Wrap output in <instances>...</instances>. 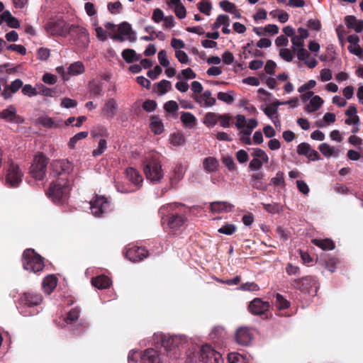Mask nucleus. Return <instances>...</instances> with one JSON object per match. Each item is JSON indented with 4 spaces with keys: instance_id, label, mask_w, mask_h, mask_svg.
I'll return each instance as SVG.
<instances>
[{
    "instance_id": "1",
    "label": "nucleus",
    "mask_w": 363,
    "mask_h": 363,
    "mask_svg": "<svg viewBox=\"0 0 363 363\" xmlns=\"http://www.w3.org/2000/svg\"><path fill=\"white\" fill-rule=\"evenodd\" d=\"M144 173L147 179L152 183H157L164 177L162 165L155 155L145 158L144 161Z\"/></svg>"
},
{
    "instance_id": "2",
    "label": "nucleus",
    "mask_w": 363,
    "mask_h": 363,
    "mask_svg": "<svg viewBox=\"0 0 363 363\" xmlns=\"http://www.w3.org/2000/svg\"><path fill=\"white\" fill-rule=\"evenodd\" d=\"M23 265L26 270L38 272L44 268L42 257L32 249H27L23 254Z\"/></svg>"
},
{
    "instance_id": "3",
    "label": "nucleus",
    "mask_w": 363,
    "mask_h": 363,
    "mask_svg": "<svg viewBox=\"0 0 363 363\" xmlns=\"http://www.w3.org/2000/svg\"><path fill=\"white\" fill-rule=\"evenodd\" d=\"M71 188L67 182L57 180L50 184L47 195L54 202H60L65 199Z\"/></svg>"
},
{
    "instance_id": "4",
    "label": "nucleus",
    "mask_w": 363,
    "mask_h": 363,
    "mask_svg": "<svg viewBox=\"0 0 363 363\" xmlns=\"http://www.w3.org/2000/svg\"><path fill=\"white\" fill-rule=\"evenodd\" d=\"M55 26L56 23H50L47 25L46 28L48 31L50 32L52 35L58 34L60 35L65 36L68 33H72L73 35H77L80 38H84V40L89 42V34L88 33V30L82 26H80L79 25H71L70 26L65 25V28L62 32H58L55 29H52V27Z\"/></svg>"
},
{
    "instance_id": "5",
    "label": "nucleus",
    "mask_w": 363,
    "mask_h": 363,
    "mask_svg": "<svg viewBox=\"0 0 363 363\" xmlns=\"http://www.w3.org/2000/svg\"><path fill=\"white\" fill-rule=\"evenodd\" d=\"M161 345L164 348L167 354L170 357H177V349L182 347L186 342L184 336H161Z\"/></svg>"
},
{
    "instance_id": "6",
    "label": "nucleus",
    "mask_w": 363,
    "mask_h": 363,
    "mask_svg": "<svg viewBox=\"0 0 363 363\" xmlns=\"http://www.w3.org/2000/svg\"><path fill=\"white\" fill-rule=\"evenodd\" d=\"M48 159L43 154L35 155L30 169V173L36 179L42 180L46 175Z\"/></svg>"
},
{
    "instance_id": "7",
    "label": "nucleus",
    "mask_w": 363,
    "mask_h": 363,
    "mask_svg": "<svg viewBox=\"0 0 363 363\" xmlns=\"http://www.w3.org/2000/svg\"><path fill=\"white\" fill-rule=\"evenodd\" d=\"M111 38L120 42L125 40L134 42L136 40L135 33L132 30L131 26L126 22L121 23L115 34L111 35Z\"/></svg>"
},
{
    "instance_id": "8",
    "label": "nucleus",
    "mask_w": 363,
    "mask_h": 363,
    "mask_svg": "<svg viewBox=\"0 0 363 363\" xmlns=\"http://www.w3.org/2000/svg\"><path fill=\"white\" fill-rule=\"evenodd\" d=\"M89 204L91 212L96 217L101 216L110 208V203L107 199L102 196H96L90 201Z\"/></svg>"
},
{
    "instance_id": "9",
    "label": "nucleus",
    "mask_w": 363,
    "mask_h": 363,
    "mask_svg": "<svg viewBox=\"0 0 363 363\" xmlns=\"http://www.w3.org/2000/svg\"><path fill=\"white\" fill-rule=\"evenodd\" d=\"M252 150L251 155L253 159L249 163V170H259L264 164L269 162V157L267 153L260 148H252Z\"/></svg>"
},
{
    "instance_id": "10",
    "label": "nucleus",
    "mask_w": 363,
    "mask_h": 363,
    "mask_svg": "<svg viewBox=\"0 0 363 363\" xmlns=\"http://www.w3.org/2000/svg\"><path fill=\"white\" fill-rule=\"evenodd\" d=\"M200 357L204 363H221V354L210 345H204L200 350Z\"/></svg>"
},
{
    "instance_id": "11",
    "label": "nucleus",
    "mask_w": 363,
    "mask_h": 363,
    "mask_svg": "<svg viewBox=\"0 0 363 363\" xmlns=\"http://www.w3.org/2000/svg\"><path fill=\"white\" fill-rule=\"evenodd\" d=\"M186 221V216L179 213H172L166 218H162V224H166L167 228L173 233L179 230Z\"/></svg>"
},
{
    "instance_id": "12",
    "label": "nucleus",
    "mask_w": 363,
    "mask_h": 363,
    "mask_svg": "<svg viewBox=\"0 0 363 363\" xmlns=\"http://www.w3.org/2000/svg\"><path fill=\"white\" fill-rule=\"evenodd\" d=\"M192 98L202 108L212 107L216 103V99L212 96L210 90H206L201 94H194L192 96Z\"/></svg>"
},
{
    "instance_id": "13",
    "label": "nucleus",
    "mask_w": 363,
    "mask_h": 363,
    "mask_svg": "<svg viewBox=\"0 0 363 363\" xmlns=\"http://www.w3.org/2000/svg\"><path fill=\"white\" fill-rule=\"evenodd\" d=\"M23 175L19 167L17 164H11L6 174V183L11 186H16L22 181Z\"/></svg>"
},
{
    "instance_id": "14",
    "label": "nucleus",
    "mask_w": 363,
    "mask_h": 363,
    "mask_svg": "<svg viewBox=\"0 0 363 363\" xmlns=\"http://www.w3.org/2000/svg\"><path fill=\"white\" fill-rule=\"evenodd\" d=\"M73 164L68 160H53L50 164V169L56 175L62 173H69L73 170Z\"/></svg>"
},
{
    "instance_id": "15",
    "label": "nucleus",
    "mask_w": 363,
    "mask_h": 363,
    "mask_svg": "<svg viewBox=\"0 0 363 363\" xmlns=\"http://www.w3.org/2000/svg\"><path fill=\"white\" fill-rule=\"evenodd\" d=\"M269 303L263 301L261 298H254L249 305V311L254 315H260L264 314L269 308Z\"/></svg>"
},
{
    "instance_id": "16",
    "label": "nucleus",
    "mask_w": 363,
    "mask_h": 363,
    "mask_svg": "<svg viewBox=\"0 0 363 363\" xmlns=\"http://www.w3.org/2000/svg\"><path fill=\"white\" fill-rule=\"evenodd\" d=\"M43 301L42 296L33 292L24 293L19 299V303L33 307L39 305Z\"/></svg>"
},
{
    "instance_id": "17",
    "label": "nucleus",
    "mask_w": 363,
    "mask_h": 363,
    "mask_svg": "<svg viewBox=\"0 0 363 363\" xmlns=\"http://www.w3.org/2000/svg\"><path fill=\"white\" fill-rule=\"evenodd\" d=\"M297 153L306 156L311 161H317L320 159L318 152L306 143H301L297 146Z\"/></svg>"
},
{
    "instance_id": "18",
    "label": "nucleus",
    "mask_w": 363,
    "mask_h": 363,
    "mask_svg": "<svg viewBox=\"0 0 363 363\" xmlns=\"http://www.w3.org/2000/svg\"><path fill=\"white\" fill-rule=\"evenodd\" d=\"M252 340V335L250 330L246 327H241L237 330L235 333L236 342L243 346H247L250 344Z\"/></svg>"
},
{
    "instance_id": "19",
    "label": "nucleus",
    "mask_w": 363,
    "mask_h": 363,
    "mask_svg": "<svg viewBox=\"0 0 363 363\" xmlns=\"http://www.w3.org/2000/svg\"><path fill=\"white\" fill-rule=\"evenodd\" d=\"M125 256L130 261L137 262L143 260L147 255L144 248L133 247L126 250Z\"/></svg>"
},
{
    "instance_id": "20",
    "label": "nucleus",
    "mask_w": 363,
    "mask_h": 363,
    "mask_svg": "<svg viewBox=\"0 0 363 363\" xmlns=\"http://www.w3.org/2000/svg\"><path fill=\"white\" fill-rule=\"evenodd\" d=\"M142 363H163L160 354L152 348L145 350L141 356Z\"/></svg>"
},
{
    "instance_id": "21",
    "label": "nucleus",
    "mask_w": 363,
    "mask_h": 363,
    "mask_svg": "<svg viewBox=\"0 0 363 363\" xmlns=\"http://www.w3.org/2000/svg\"><path fill=\"white\" fill-rule=\"evenodd\" d=\"M233 205L227 201H214L211 203V210L214 213L230 212Z\"/></svg>"
},
{
    "instance_id": "22",
    "label": "nucleus",
    "mask_w": 363,
    "mask_h": 363,
    "mask_svg": "<svg viewBox=\"0 0 363 363\" xmlns=\"http://www.w3.org/2000/svg\"><path fill=\"white\" fill-rule=\"evenodd\" d=\"M345 22L348 28L353 29L357 33L363 31V21L357 20L354 16H347Z\"/></svg>"
},
{
    "instance_id": "23",
    "label": "nucleus",
    "mask_w": 363,
    "mask_h": 363,
    "mask_svg": "<svg viewBox=\"0 0 363 363\" xmlns=\"http://www.w3.org/2000/svg\"><path fill=\"white\" fill-rule=\"evenodd\" d=\"M345 113L347 116V118L345 121V124L348 125H357L358 121H360L359 117L357 114V108L354 106H350Z\"/></svg>"
},
{
    "instance_id": "24",
    "label": "nucleus",
    "mask_w": 363,
    "mask_h": 363,
    "mask_svg": "<svg viewBox=\"0 0 363 363\" xmlns=\"http://www.w3.org/2000/svg\"><path fill=\"white\" fill-rule=\"evenodd\" d=\"M172 84L169 81L162 79L154 84L155 92L159 96H163L172 90Z\"/></svg>"
},
{
    "instance_id": "25",
    "label": "nucleus",
    "mask_w": 363,
    "mask_h": 363,
    "mask_svg": "<svg viewBox=\"0 0 363 363\" xmlns=\"http://www.w3.org/2000/svg\"><path fill=\"white\" fill-rule=\"evenodd\" d=\"M318 149L325 157H337L340 154L339 149L335 147H332L325 143L320 144Z\"/></svg>"
},
{
    "instance_id": "26",
    "label": "nucleus",
    "mask_w": 363,
    "mask_h": 363,
    "mask_svg": "<svg viewBox=\"0 0 363 363\" xmlns=\"http://www.w3.org/2000/svg\"><path fill=\"white\" fill-rule=\"evenodd\" d=\"M128 180L135 186H139L143 182L141 174L134 168L129 167L125 171Z\"/></svg>"
},
{
    "instance_id": "27",
    "label": "nucleus",
    "mask_w": 363,
    "mask_h": 363,
    "mask_svg": "<svg viewBox=\"0 0 363 363\" xmlns=\"http://www.w3.org/2000/svg\"><path fill=\"white\" fill-rule=\"evenodd\" d=\"M262 178L263 174L261 172L253 174L250 179L251 186L257 190H266L267 185L262 182Z\"/></svg>"
},
{
    "instance_id": "28",
    "label": "nucleus",
    "mask_w": 363,
    "mask_h": 363,
    "mask_svg": "<svg viewBox=\"0 0 363 363\" xmlns=\"http://www.w3.org/2000/svg\"><path fill=\"white\" fill-rule=\"evenodd\" d=\"M57 286V279L53 275L47 276L43 281L42 287L47 294H50Z\"/></svg>"
},
{
    "instance_id": "29",
    "label": "nucleus",
    "mask_w": 363,
    "mask_h": 363,
    "mask_svg": "<svg viewBox=\"0 0 363 363\" xmlns=\"http://www.w3.org/2000/svg\"><path fill=\"white\" fill-rule=\"evenodd\" d=\"M91 284L99 289H104L109 287L111 284V279L106 276L101 275L91 279Z\"/></svg>"
},
{
    "instance_id": "30",
    "label": "nucleus",
    "mask_w": 363,
    "mask_h": 363,
    "mask_svg": "<svg viewBox=\"0 0 363 363\" xmlns=\"http://www.w3.org/2000/svg\"><path fill=\"white\" fill-rule=\"evenodd\" d=\"M118 104L114 99H108L104 104L103 112L104 115L109 118H113L115 116V112L117 108Z\"/></svg>"
},
{
    "instance_id": "31",
    "label": "nucleus",
    "mask_w": 363,
    "mask_h": 363,
    "mask_svg": "<svg viewBox=\"0 0 363 363\" xmlns=\"http://www.w3.org/2000/svg\"><path fill=\"white\" fill-rule=\"evenodd\" d=\"M323 104V100L319 96H314L311 99L309 104L306 106L305 110L308 113L316 111Z\"/></svg>"
},
{
    "instance_id": "32",
    "label": "nucleus",
    "mask_w": 363,
    "mask_h": 363,
    "mask_svg": "<svg viewBox=\"0 0 363 363\" xmlns=\"http://www.w3.org/2000/svg\"><path fill=\"white\" fill-rule=\"evenodd\" d=\"M122 57L127 63H131L134 61H139L141 60L142 56L135 52L132 49H125L122 52Z\"/></svg>"
},
{
    "instance_id": "33",
    "label": "nucleus",
    "mask_w": 363,
    "mask_h": 363,
    "mask_svg": "<svg viewBox=\"0 0 363 363\" xmlns=\"http://www.w3.org/2000/svg\"><path fill=\"white\" fill-rule=\"evenodd\" d=\"M150 128L155 134H161L164 131V125L162 121L157 116L150 118Z\"/></svg>"
},
{
    "instance_id": "34",
    "label": "nucleus",
    "mask_w": 363,
    "mask_h": 363,
    "mask_svg": "<svg viewBox=\"0 0 363 363\" xmlns=\"http://www.w3.org/2000/svg\"><path fill=\"white\" fill-rule=\"evenodd\" d=\"M2 19L10 28H18L20 27V23L18 20L13 17L9 11H3Z\"/></svg>"
},
{
    "instance_id": "35",
    "label": "nucleus",
    "mask_w": 363,
    "mask_h": 363,
    "mask_svg": "<svg viewBox=\"0 0 363 363\" xmlns=\"http://www.w3.org/2000/svg\"><path fill=\"white\" fill-rule=\"evenodd\" d=\"M312 242L324 250H332L335 248V244L330 239H314L312 240Z\"/></svg>"
},
{
    "instance_id": "36",
    "label": "nucleus",
    "mask_w": 363,
    "mask_h": 363,
    "mask_svg": "<svg viewBox=\"0 0 363 363\" xmlns=\"http://www.w3.org/2000/svg\"><path fill=\"white\" fill-rule=\"evenodd\" d=\"M16 109L13 105H10L2 111L1 118L9 121L14 122L16 118Z\"/></svg>"
},
{
    "instance_id": "37",
    "label": "nucleus",
    "mask_w": 363,
    "mask_h": 363,
    "mask_svg": "<svg viewBox=\"0 0 363 363\" xmlns=\"http://www.w3.org/2000/svg\"><path fill=\"white\" fill-rule=\"evenodd\" d=\"M84 72V67L81 62H75L67 68L68 76H75Z\"/></svg>"
},
{
    "instance_id": "38",
    "label": "nucleus",
    "mask_w": 363,
    "mask_h": 363,
    "mask_svg": "<svg viewBox=\"0 0 363 363\" xmlns=\"http://www.w3.org/2000/svg\"><path fill=\"white\" fill-rule=\"evenodd\" d=\"M181 121L188 128H193L196 125V118L189 112H184L181 115Z\"/></svg>"
},
{
    "instance_id": "39",
    "label": "nucleus",
    "mask_w": 363,
    "mask_h": 363,
    "mask_svg": "<svg viewBox=\"0 0 363 363\" xmlns=\"http://www.w3.org/2000/svg\"><path fill=\"white\" fill-rule=\"evenodd\" d=\"M219 118V116L213 112H208L203 117V123L208 128H213L216 125Z\"/></svg>"
},
{
    "instance_id": "40",
    "label": "nucleus",
    "mask_w": 363,
    "mask_h": 363,
    "mask_svg": "<svg viewBox=\"0 0 363 363\" xmlns=\"http://www.w3.org/2000/svg\"><path fill=\"white\" fill-rule=\"evenodd\" d=\"M218 164L216 159L212 157H207L203 161V167L209 172H215L217 169Z\"/></svg>"
},
{
    "instance_id": "41",
    "label": "nucleus",
    "mask_w": 363,
    "mask_h": 363,
    "mask_svg": "<svg viewBox=\"0 0 363 363\" xmlns=\"http://www.w3.org/2000/svg\"><path fill=\"white\" fill-rule=\"evenodd\" d=\"M37 93L38 94H41L45 96L53 97L55 96V90L45 86V85L40 84H37Z\"/></svg>"
},
{
    "instance_id": "42",
    "label": "nucleus",
    "mask_w": 363,
    "mask_h": 363,
    "mask_svg": "<svg viewBox=\"0 0 363 363\" xmlns=\"http://www.w3.org/2000/svg\"><path fill=\"white\" fill-rule=\"evenodd\" d=\"M88 136V132L82 131L77 133L72 138H70L69 142V147L72 149L75 147L77 143L82 139L86 138Z\"/></svg>"
},
{
    "instance_id": "43",
    "label": "nucleus",
    "mask_w": 363,
    "mask_h": 363,
    "mask_svg": "<svg viewBox=\"0 0 363 363\" xmlns=\"http://www.w3.org/2000/svg\"><path fill=\"white\" fill-rule=\"evenodd\" d=\"M225 335V329L221 326H215L212 328L209 336L211 339H218L224 337Z\"/></svg>"
},
{
    "instance_id": "44",
    "label": "nucleus",
    "mask_w": 363,
    "mask_h": 363,
    "mask_svg": "<svg viewBox=\"0 0 363 363\" xmlns=\"http://www.w3.org/2000/svg\"><path fill=\"white\" fill-rule=\"evenodd\" d=\"M40 123L48 128H57L60 124L55 121L52 118L43 117L39 119Z\"/></svg>"
},
{
    "instance_id": "45",
    "label": "nucleus",
    "mask_w": 363,
    "mask_h": 363,
    "mask_svg": "<svg viewBox=\"0 0 363 363\" xmlns=\"http://www.w3.org/2000/svg\"><path fill=\"white\" fill-rule=\"evenodd\" d=\"M106 148H107L106 140L104 139H101L99 141L97 148H96L93 150L92 155L94 157H99L104 152V151L106 150Z\"/></svg>"
},
{
    "instance_id": "46",
    "label": "nucleus",
    "mask_w": 363,
    "mask_h": 363,
    "mask_svg": "<svg viewBox=\"0 0 363 363\" xmlns=\"http://www.w3.org/2000/svg\"><path fill=\"white\" fill-rule=\"evenodd\" d=\"M236 226L234 224L226 223L225 225L220 227L218 232L227 235H233L236 231Z\"/></svg>"
},
{
    "instance_id": "47",
    "label": "nucleus",
    "mask_w": 363,
    "mask_h": 363,
    "mask_svg": "<svg viewBox=\"0 0 363 363\" xmlns=\"http://www.w3.org/2000/svg\"><path fill=\"white\" fill-rule=\"evenodd\" d=\"M264 112L276 125V120H278L277 108L274 106H267L264 108Z\"/></svg>"
},
{
    "instance_id": "48",
    "label": "nucleus",
    "mask_w": 363,
    "mask_h": 363,
    "mask_svg": "<svg viewBox=\"0 0 363 363\" xmlns=\"http://www.w3.org/2000/svg\"><path fill=\"white\" fill-rule=\"evenodd\" d=\"M196 74L191 68H186L182 71V72L177 74V78L178 79H181L182 77L185 78L186 79H192L196 78Z\"/></svg>"
},
{
    "instance_id": "49",
    "label": "nucleus",
    "mask_w": 363,
    "mask_h": 363,
    "mask_svg": "<svg viewBox=\"0 0 363 363\" xmlns=\"http://www.w3.org/2000/svg\"><path fill=\"white\" fill-rule=\"evenodd\" d=\"M270 184L275 186H281L284 184V173L282 172H278L276 176L271 179Z\"/></svg>"
},
{
    "instance_id": "50",
    "label": "nucleus",
    "mask_w": 363,
    "mask_h": 363,
    "mask_svg": "<svg viewBox=\"0 0 363 363\" xmlns=\"http://www.w3.org/2000/svg\"><path fill=\"white\" fill-rule=\"evenodd\" d=\"M108 11L113 14H118L122 12L123 6L120 1L109 3L108 4Z\"/></svg>"
},
{
    "instance_id": "51",
    "label": "nucleus",
    "mask_w": 363,
    "mask_h": 363,
    "mask_svg": "<svg viewBox=\"0 0 363 363\" xmlns=\"http://www.w3.org/2000/svg\"><path fill=\"white\" fill-rule=\"evenodd\" d=\"M22 93L23 95L28 96L30 97L38 95L37 86L33 87L31 84H26L22 88Z\"/></svg>"
},
{
    "instance_id": "52",
    "label": "nucleus",
    "mask_w": 363,
    "mask_h": 363,
    "mask_svg": "<svg viewBox=\"0 0 363 363\" xmlns=\"http://www.w3.org/2000/svg\"><path fill=\"white\" fill-rule=\"evenodd\" d=\"M170 141L173 145L179 146L184 143V138L181 133H177L171 135Z\"/></svg>"
},
{
    "instance_id": "53",
    "label": "nucleus",
    "mask_w": 363,
    "mask_h": 363,
    "mask_svg": "<svg viewBox=\"0 0 363 363\" xmlns=\"http://www.w3.org/2000/svg\"><path fill=\"white\" fill-rule=\"evenodd\" d=\"M157 57H158L160 64L162 67H169V61L167 58V52L164 50H162L158 52Z\"/></svg>"
},
{
    "instance_id": "54",
    "label": "nucleus",
    "mask_w": 363,
    "mask_h": 363,
    "mask_svg": "<svg viewBox=\"0 0 363 363\" xmlns=\"http://www.w3.org/2000/svg\"><path fill=\"white\" fill-rule=\"evenodd\" d=\"M218 99L227 104H232L234 101V97L228 93L220 91L217 95Z\"/></svg>"
},
{
    "instance_id": "55",
    "label": "nucleus",
    "mask_w": 363,
    "mask_h": 363,
    "mask_svg": "<svg viewBox=\"0 0 363 363\" xmlns=\"http://www.w3.org/2000/svg\"><path fill=\"white\" fill-rule=\"evenodd\" d=\"M276 302L279 309H285L289 306V301L279 294H276Z\"/></svg>"
},
{
    "instance_id": "56",
    "label": "nucleus",
    "mask_w": 363,
    "mask_h": 363,
    "mask_svg": "<svg viewBox=\"0 0 363 363\" xmlns=\"http://www.w3.org/2000/svg\"><path fill=\"white\" fill-rule=\"evenodd\" d=\"M252 131L250 130L244 129L240 132V140L246 145H252V142L250 138Z\"/></svg>"
},
{
    "instance_id": "57",
    "label": "nucleus",
    "mask_w": 363,
    "mask_h": 363,
    "mask_svg": "<svg viewBox=\"0 0 363 363\" xmlns=\"http://www.w3.org/2000/svg\"><path fill=\"white\" fill-rule=\"evenodd\" d=\"M220 6L223 10L228 13L236 11V6L231 2L223 0L220 2Z\"/></svg>"
},
{
    "instance_id": "58",
    "label": "nucleus",
    "mask_w": 363,
    "mask_h": 363,
    "mask_svg": "<svg viewBox=\"0 0 363 363\" xmlns=\"http://www.w3.org/2000/svg\"><path fill=\"white\" fill-rule=\"evenodd\" d=\"M80 311L78 308L72 309L66 318V323L67 324L72 323L74 321L77 320L79 316Z\"/></svg>"
},
{
    "instance_id": "59",
    "label": "nucleus",
    "mask_w": 363,
    "mask_h": 363,
    "mask_svg": "<svg viewBox=\"0 0 363 363\" xmlns=\"http://www.w3.org/2000/svg\"><path fill=\"white\" fill-rule=\"evenodd\" d=\"M50 55L49 49L45 48H40L37 50L38 59L42 61L47 60Z\"/></svg>"
},
{
    "instance_id": "60",
    "label": "nucleus",
    "mask_w": 363,
    "mask_h": 363,
    "mask_svg": "<svg viewBox=\"0 0 363 363\" xmlns=\"http://www.w3.org/2000/svg\"><path fill=\"white\" fill-rule=\"evenodd\" d=\"M240 290L255 291L259 289V286L255 282H246L239 287Z\"/></svg>"
},
{
    "instance_id": "61",
    "label": "nucleus",
    "mask_w": 363,
    "mask_h": 363,
    "mask_svg": "<svg viewBox=\"0 0 363 363\" xmlns=\"http://www.w3.org/2000/svg\"><path fill=\"white\" fill-rule=\"evenodd\" d=\"M164 109L168 113H173L179 109V106L175 101L171 100L164 104Z\"/></svg>"
},
{
    "instance_id": "62",
    "label": "nucleus",
    "mask_w": 363,
    "mask_h": 363,
    "mask_svg": "<svg viewBox=\"0 0 363 363\" xmlns=\"http://www.w3.org/2000/svg\"><path fill=\"white\" fill-rule=\"evenodd\" d=\"M292 49L296 50L304 47V40L298 37V35H294L291 38Z\"/></svg>"
},
{
    "instance_id": "63",
    "label": "nucleus",
    "mask_w": 363,
    "mask_h": 363,
    "mask_svg": "<svg viewBox=\"0 0 363 363\" xmlns=\"http://www.w3.org/2000/svg\"><path fill=\"white\" fill-rule=\"evenodd\" d=\"M236 159L239 163L243 164L248 161L249 155L244 150H240L236 152Z\"/></svg>"
},
{
    "instance_id": "64",
    "label": "nucleus",
    "mask_w": 363,
    "mask_h": 363,
    "mask_svg": "<svg viewBox=\"0 0 363 363\" xmlns=\"http://www.w3.org/2000/svg\"><path fill=\"white\" fill-rule=\"evenodd\" d=\"M175 57L182 64H188L189 62V57L184 51L177 50L175 52Z\"/></svg>"
}]
</instances>
